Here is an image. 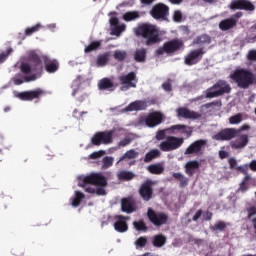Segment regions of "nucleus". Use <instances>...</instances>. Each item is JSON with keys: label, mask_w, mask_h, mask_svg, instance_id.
Listing matches in <instances>:
<instances>
[{"label": "nucleus", "mask_w": 256, "mask_h": 256, "mask_svg": "<svg viewBox=\"0 0 256 256\" xmlns=\"http://www.w3.org/2000/svg\"><path fill=\"white\" fill-rule=\"evenodd\" d=\"M131 143L130 138H124L119 142V147H127Z\"/></svg>", "instance_id": "680f3d73"}, {"label": "nucleus", "mask_w": 256, "mask_h": 256, "mask_svg": "<svg viewBox=\"0 0 256 256\" xmlns=\"http://www.w3.org/2000/svg\"><path fill=\"white\" fill-rule=\"evenodd\" d=\"M172 177L180 181L179 187H181L182 189L187 187V185H189V179L185 177L183 174H181L180 172L173 173Z\"/></svg>", "instance_id": "f704fd0d"}, {"label": "nucleus", "mask_w": 256, "mask_h": 256, "mask_svg": "<svg viewBox=\"0 0 256 256\" xmlns=\"http://www.w3.org/2000/svg\"><path fill=\"white\" fill-rule=\"evenodd\" d=\"M158 157H161V151L158 149H152L146 153L144 157V163H151L153 159H158Z\"/></svg>", "instance_id": "473e14b6"}, {"label": "nucleus", "mask_w": 256, "mask_h": 256, "mask_svg": "<svg viewBox=\"0 0 256 256\" xmlns=\"http://www.w3.org/2000/svg\"><path fill=\"white\" fill-rule=\"evenodd\" d=\"M147 171L152 175H161L165 171V168L161 164H152L147 167Z\"/></svg>", "instance_id": "72a5a7b5"}, {"label": "nucleus", "mask_w": 256, "mask_h": 256, "mask_svg": "<svg viewBox=\"0 0 256 256\" xmlns=\"http://www.w3.org/2000/svg\"><path fill=\"white\" fill-rule=\"evenodd\" d=\"M140 17L141 15L139 14V11H128L123 14L122 19L129 23L131 21H137Z\"/></svg>", "instance_id": "2f4dec72"}, {"label": "nucleus", "mask_w": 256, "mask_h": 256, "mask_svg": "<svg viewBox=\"0 0 256 256\" xmlns=\"http://www.w3.org/2000/svg\"><path fill=\"white\" fill-rule=\"evenodd\" d=\"M228 163L230 165V169H235V167H237V160L235 158H230Z\"/></svg>", "instance_id": "0e129e2a"}, {"label": "nucleus", "mask_w": 256, "mask_h": 256, "mask_svg": "<svg viewBox=\"0 0 256 256\" xmlns=\"http://www.w3.org/2000/svg\"><path fill=\"white\" fill-rule=\"evenodd\" d=\"M102 41H92L89 45H87L84 49V53H91L93 51H97V49L101 48Z\"/></svg>", "instance_id": "58836bf2"}, {"label": "nucleus", "mask_w": 256, "mask_h": 256, "mask_svg": "<svg viewBox=\"0 0 256 256\" xmlns=\"http://www.w3.org/2000/svg\"><path fill=\"white\" fill-rule=\"evenodd\" d=\"M166 135H175V133H183L188 137H191V131L187 130V126L183 124H176L169 128L164 129Z\"/></svg>", "instance_id": "5701e85b"}, {"label": "nucleus", "mask_w": 256, "mask_h": 256, "mask_svg": "<svg viewBox=\"0 0 256 256\" xmlns=\"http://www.w3.org/2000/svg\"><path fill=\"white\" fill-rule=\"evenodd\" d=\"M134 229H136V231H143L144 233H147V231H149V228L147 227V224L145 223V220L141 219L138 221H134L132 223Z\"/></svg>", "instance_id": "e433bc0d"}, {"label": "nucleus", "mask_w": 256, "mask_h": 256, "mask_svg": "<svg viewBox=\"0 0 256 256\" xmlns=\"http://www.w3.org/2000/svg\"><path fill=\"white\" fill-rule=\"evenodd\" d=\"M85 185H95V187H107V177L101 173H91L90 175L83 178L81 187Z\"/></svg>", "instance_id": "9b49d317"}, {"label": "nucleus", "mask_w": 256, "mask_h": 256, "mask_svg": "<svg viewBox=\"0 0 256 256\" xmlns=\"http://www.w3.org/2000/svg\"><path fill=\"white\" fill-rule=\"evenodd\" d=\"M134 245L136 246V249H143V247H146V245H147V237H145V236L139 237L134 242Z\"/></svg>", "instance_id": "a18cd8bd"}, {"label": "nucleus", "mask_w": 256, "mask_h": 256, "mask_svg": "<svg viewBox=\"0 0 256 256\" xmlns=\"http://www.w3.org/2000/svg\"><path fill=\"white\" fill-rule=\"evenodd\" d=\"M205 145H207V140H196L186 148L184 155H199Z\"/></svg>", "instance_id": "aec40b11"}, {"label": "nucleus", "mask_w": 256, "mask_h": 256, "mask_svg": "<svg viewBox=\"0 0 256 256\" xmlns=\"http://www.w3.org/2000/svg\"><path fill=\"white\" fill-rule=\"evenodd\" d=\"M225 229H227V224L224 221H218L211 226V231H225Z\"/></svg>", "instance_id": "c03bdc74"}, {"label": "nucleus", "mask_w": 256, "mask_h": 256, "mask_svg": "<svg viewBox=\"0 0 256 256\" xmlns=\"http://www.w3.org/2000/svg\"><path fill=\"white\" fill-rule=\"evenodd\" d=\"M247 211V219L252 220L253 217H255L256 215V206H250L248 208H246Z\"/></svg>", "instance_id": "09e8293b"}, {"label": "nucleus", "mask_w": 256, "mask_h": 256, "mask_svg": "<svg viewBox=\"0 0 256 256\" xmlns=\"http://www.w3.org/2000/svg\"><path fill=\"white\" fill-rule=\"evenodd\" d=\"M237 138L230 142L232 149H245L249 145V136L247 134H241L236 136Z\"/></svg>", "instance_id": "4be33fe9"}, {"label": "nucleus", "mask_w": 256, "mask_h": 256, "mask_svg": "<svg viewBox=\"0 0 256 256\" xmlns=\"http://www.w3.org/2000/svg\"><path fill=\"white\" fill-rule=\"evenodd\" d=\"M109 22L112 27H116L117 25H119V18L111 17Z\"/></svg>", "instance_id": "e2e57ef3"}, {"label": "nucleus", "mask_w": 256, "mask_h": 256, "mask_svg": "<svg viewBox=\"0 0 256 256\" xmlns=\"http://www.w3.org/2000/svg\"><path fill=\"white\" fill-rule=\"evenodd\" d=\"M138 157H139V152L135 151V149H130V150L126 151L122 157H120V159L118 160L116 165H119V163H121V161H127V159L128 160L137 159Z\"/></svg>", "instance_id": "7c9ffc66"}, {"label": "nucleus", "mask_w": 256, "mask_h": 256, "mask_svg": "<svg viewBox=\"0 0 256 256\" xmlns=\"http://www.w3.org/2000/svg\"><path fill=\"white\" fill-rule=\"evenodd\" d=\"M219 157H220V159H227V157H229V152L224 151V150H220L219 151Z\"/></svg>", "instance_id": "338daca9"}, {"label": "nucleus", "mask_w": 256, "mask_h": 256, "mask_svg": "<svg viewBox=\"0 0 256 256\" xmlns=\"http://www.w3.org/2000/svg\"><path fill=\"white\" fill-rule=\"evenodd\" d=\"M248 167H249V169H250L251 171L256 172V160H252V161L249 163Z\"/></svg>", "instance_id": "774afa93"}, {"label": "nucleus", "mask_w": 256, "mask_h": 256, "mask_svg": "<svg viewBox=\"0 0 256 256\" xmlns=\"http://www.w3.org/2000/svg\"><path fill=\"white\" fill-rule=\"evenodd\" d=\"M45 71L47 73H57L59 71V62L55 59L45 61Z\"/></svg>", "instance_id": "c85d7f7f"}, {"label": "nucleus", "mask_w": 256, "mask_h": 256, "mask_svg": "<svg viewBox=\"0 0 256 256\" xmlns=\"http://www.w3.org/2000/svg\"><path fill=\"white\" fill-rule=\"evenodd\" d=\"M99 91H115V84L109 78H102L98 82Z\"/></svg>", "instance_id": "bb28decb"}, {"label": "nucleus", "mask_w": 256, "mask_h": 256, "mask_svg": "<svg viewBox=\"0 0 256 256\" xmlns=\"http://www.w3.org/2000/svg\"><path fill=\"white\" fill-rule=\"evenodd\" d=\"M78 113H79V110H77V109H75L73 111V117H75V119H81V118H83V115H87V112H85V111H82L79 113V115H77Z\"/></svg>", "instance_id": "13d9d810"}, {"label": "nucleus", "mask_w": 256, "mask_h": 256, "mask_svg": "<svg viewBox=\"0 0 256 256\" xmlns=\"http://www.w3.org/2000/svg\"><path fill=\"white\" fill-rule=\"evenodd\" d=\"M107 55H100L98 56L97 58V65L98 67H103V65H106L107 64Z\"/></svg>", "instance_id": "3c124183"}, {"label": "nucleus", "mask_w": 256, "mask_h": 256, "mask_svg": "<svg viewBox=\"0 0 256 256\" xmlns=\"http://www.w3.org/2000/svg\"><path fill=\"white\" fill-rule=\"evenodd\" d=\"M231 93V85L226 80H218L212 87L206 90V99H215Z\"/></svg>", "instance_id": "20e7f679"}, {"label": "nucleus", "mask_w": 256, "mask_h": 256, "mask_svg": "<svg viewBox=\"0 0 256 256\" xmlns=\"http://www.w3.org/2000/svg\"><path fill=\"white\" fill-rule=\"evenodd\" d=\"M134 34L136 37H141L144 39V44L147 47H151V45H157V43H161V35L159 31V27L155 24H151L149 22L140 23L134 29Z\"/></svg>", "instance_id": "f03ea898"}, {"label": "nucleus", "mask_w": 256, "mask_h": 256, "mask_svg": "<svg viewBox=\"0 0 256 256\" xmlns=\"http://www.w3.org/2000/svg\"><path fill=\"white\" fill-rule=\"evenodd\" d=\"M121 209L123 213H135L137 211V200L133 196L121 200Z\"/></svg>", "instance_id": "412c9836"}, {"label": "nucleus", "mask_w": 256, "mask_h": 256, "mask_svg": "<svg viewBox=\"0 0 256 256\" xmlns=\"http://www.w3.org/2000/svg\"><path fill=\"white\" fill-rule=\"evenodd\" d=\"M118 81L121 85L120 91H129V89H136L139 78L135 72H129L128 74H122L118 77Z\"/></svg>", "instance_id": "423d86ee"}, {"label": "nucleus", "mask_w": 256, "mask_h": 256, "mask_svg": "<svg viewBox=\"0 0 256 256\" xmlns=\"http://www.w3.org/2000/svg\"><path fill=\"white\" fill-rule=\"evenodd\" d=\"M11 53H13V49L9 48L7 50V53L0 54V61H5V59H7L9 57V55H11Z\"/></svg>", "instance_id": "4d7b16f0"}, {"label": "nucleus", "mask_w": 256, "mask_h": 256, "mask_svg": "<svg viewBox=\"0 0 256 256\" xmlns=\"http://www.w3.org/2000/svg\"><path fill=\"white\" fill-rule=\"evenodd\" d=\"M239 131L240 130H237L236 128H225L214 135V139L216 141H231L232 139H235V137H238Z\"/></svg>", "instance_id": "f3484780"}, {"label": "nucleus", "mask_w": 256, "mask_h": 256, "mask_svg": "<svg viewBox=\"0 0 256 256\" xmlns=\"http://www.w3.org/2000/svg\"><path fill=\"white\" fill-rule=\"evenodd\" d=\"M41 29V24H36L35 26H32L30 28H26L25 35L26 37H30L33 33H37Z\"/></svg>", "instance_id": "49530a36"}, {"label": "nucleus", "mask_w": 256, "mask_h": 256, "mask_svg": "<svg viewBox=\"0 0 256 256\" xmlns=\"http://www.w3.org/2000/svg\"><path fill=\"white\" fill-rule=\"evenodd\" d=\"M125 31V25H116L113 29V35H121Z\"/></svg>", "instance_id": "864d4df0"}, {"label": "nucleus", "mask_w": 256, "mask_h": 256, "mask_svg": "<svg viewBox=\"0 0 256 256\" xmlns=\"http://www.w3.org/2000/svg\"><path fill=\"white\" fill-rule=\"evenodd\" d=\"M229 9L232 11H255V5L249 0H232Z\"/></svg>", "instance_id": "dca6fc26"}, {"label": "nucleus", "mask_w": 256, "mask_h": 256, "mask_svg": "<svg viewBox=\"0 0 256 256\" xmlns=\"http://www.w3.org/2000/svg\"><path fill=\"white\" fill-rule=\"evenodd\" d=\"M185 49V42L182 39L174 38L165 42L161 47L156 50V55H173L177 51H183Z\"/></svg>", "instance_id": "39448f33"}, {"label": "nucleus", "mask_w": 256, "mask_h": 256, "mask_svg": "<svg viewBox=\"0 0 256 256\" xmlns=\"http://www.w3.org/2000/svg\"><path fill=\"white\" fill-rule=\"evenodd\" d=\"M230 79H232L240 89H249V87L255 83V74L249 69L237 68L230 74Z\"/></svg>", "instance_id": "7ed1b4c3"}, {"label": "nucleus", "mask_w": 256, "mask_h": 256, "mask_svg": "<svg viewBox=\"0 0 256 256\" xmlns=\"http://www.w3.org/2000/svg\"><path fill=\"white\" fill-rule=\"evenodd\" d=\"M114 133L115 131L113 130L96 132L91 138V143L96 147H99V145H111Z\"/></svg>", "instance_id": "9d476101"}, {"label": "nucleus", "mask_w": 256, "mask_h": 256, "mask_svg": "<svg viewBox=\"0 0 256 256\" xmlns=\"http://www.w3.org/2000/svg\"><path fill=\"white\" fill-rule=\"evenodd\" d=\"M183 143H185L184 138L167 136L166 140L160 143L159 149L164 153H169L170 151H176V149H179Z\"/></svg>", "instance_id": "0eeeda50"}, {"label": "nucleus", "mask_w": 256, "mask_h": 256, "mask_svg": "<svg viewBox=\"0 0 256 256\" xmlns=\"http://www.w3.org/2000/svg\"><path fill=\"white\" fill-rule=\"evenodd\" d=\"M241 121H243V114L241 113L235 114L229 118L230 125H239Z\"/></svg>", "instance_id": "37998d69"}, {"label": "nucleus", "mask_w": 256, "mask_h": 256, "mask_svg": "<svg viewBox=\"0 0 256 256\" xmlns=\"http://www.w3.org/2000/svg\"><path fill=\"white\" fill-rule=\"evenodd\" d=\"M111 165H113V157H105L103 159V167L104 169H109V167H111Z\"/></svg>", "instance_id": "603ef678"}, {"label": "nucleus", "mask_w": 256, "mask_h": 256, "mask_svg": "<svg viewBox=\"0 0 256 256\" xmlns=\"http://www.w3.org/2000/svg\"><path fill=\"white\" fill-rule=\"evenodd\" d=\"M85 199V194L80 191L75 192V197L72 200V207H79L81 205V201Z\"/></svg>", "instance_id": "ea45409f"}, {"label": "nucleus", "mask_w": 256, "mask_h": 256, "mask_svg": "<svg viewBox=\"0 0 256 256\" xmlns=\"http://www.w3.org/2000/svg\"><path fill=\"white\" fill-rule=\"evenodd\" d=\"M249 61H256V50H250L248 53Z\"/></svg>", "instance_id": "bf43d9fd"}, {"label": "nucleus", "mask_w": 256, "mask_h": 256, "mask_svg": "<svg viewBox=\"0 0 256 256\" xmlns=\"http://www.w3.org/2000/svg\"><path fill=\"white\" fill-rule=\"evenodd\" d=\"M20 71L25 76L24 80L21 78H16L14 80V85H23V83H29L31 81H37L38 77L43 75V60L35 52H30L28 55V62H22L20 64ZM30 73H32L30 75Z\"/></svg>", "instance_id": "f257e3e1"}, {"label": "nucleus", "mask_w": 256, "mask_h": 256, "mask_svg": "<svg viewBox=\"0 0 256 256\" xmlns=\"http://www.w3.org/2000/svg\"><path fill=\"white\" fill-rule=\"evenodd\" d=\"M149 15L156 21H169V6L157 3L149 11Z\"/></svg>", "instance_id": "1a4fd4ad"}, {"label": "nucleus", "mask_w": 256, "mask_h": 256, "mask_svg": "<svg viewBox=\"0 0 256 256\" xmlns=\"http://www.w3.org/2000/svg\"><path fill=\"white\" fill-rule=\"evenodd\" d=\"M172 19L174 23H181V21H183V13L181 12V10H175L173 12Z\"/></svg>", "instance_id": "de8ad7c7"}, {"label": "nucleus", "mask_w": 256, "mask_h": 256, "mask_svg": "<svg viewBox=\"0 0 256 256\" xmlns=\"http://www.w3.org/2000/svg\"><path fill=\"white\" fill-rule=\"evenodd\" d=\"M162 89H164V91H167V93H171V91H173V86L169 81H167L162 84Z\"/></svg>", "instance_id": "5fc2aeb1"}, {"label": "nucleus", "mask_w": 256, "mask_h": 256, "mask_svg": "<svg viewBox=\"0 0 256 256\" xmlns=\"http://www.w3.org/2000/svg\"><path fill=\"white\" fill-rule=\"evenodd\" d=\"M113 57L116 61H125L127 59V51L116 50Z\"/></svg>", "instance_id": "79ce46f5"}, {"label": "nucleus", "mask_w": 256, "mask_h": 256, "mask_svg": "<svg viewBox=\"0 0 256 256\" xmlns=\"http://www.w3.org/2000/svg\"><path fill=\"white\" fill-rule=\"evenodd\" d=\"M199 167H201V164L199 163V161H197V160L188 161L185 164L186 175H188L189 177H193V175H195V173L199 169Z\"/></svg>", "instance_id": "a878e982"}, {"label": "nucleus", "mask_w": 256, "mask_h": 256, "mask_svg": "<svg viewBox=\"0 0 256 256\" xmlns=\"http://www.w3.org/2000/svg\"><path fill=\"white\" fill-rule=\"evenodd\" d=\"M206 51L205 48H198L191 50L185 57H184V63L188 67H191L193 65H197L201 59H203V55H205Z\"/></svg>", "instance_id": "ddd939ff"}, {"label": "nucleus", "mask_w": 256, "mask_h": 256, "mask_svg": "<svg viewBox=\"0 0 256 256\" xmlns=\"http://www.w3.org/2000/svg\"><path fill=\"white\" fill-rule=\"evenodd\" d=\"M153 185H155V182L151 179H147L142 182L138 189V193L142 201L149 202L153 199Z\"/></svg>", "instance_id": "f8f14e48"}, {"label": "nucleus", "mask_w": 256, "mask_h": 256, "mask_svg": "<svg viewBox=\"0 0 256 256\" xmlns=\"http://www.w3.org/2000/svg\"><path fill=\"white\" fill-rule=\"evenodd\" d=\"M98 188L95 190L96 195H107L105 191V187L97 186Z\"/></svg>", "instance_id": "052dcab7"}, {"label": "nucleus", "mask_w": 256, "mask_h": 256, "mask_svg": "<svg viewBox=\"0 0 256 256\" xmlns=\"http://www.w3.org/2000/svg\"><path fill=\"white\" fill-rule=\"evenodd\" d=\"M105 152L103 151H98V152H93L92 154H90L89 158L90 159H99L100 157H103Z\"/></svg>", "instance_id": "6e6d98bb"}, {"label": "nucleus", "mask_w": 256, "mask_h": 256, "mask_svg": "<svg viewBox=\"0 0 256 256\" xmlns=\"http://www.w3.org/2000/svg\"><path fill=\"white\" fill-rule=\"evenodd\" d=\"M178 117H183V119H199L201 114L195 111H191L187 108L181 107L177 109Z\"/></svg>", "instance_id": "b1692460"}, {"label": "nucleus", "mask_w": 256, "mask_h": 256, "mask_svg": "<svg viewBox=\"0 0 256 256\" xmlns=\"http://www.w3.org/2000/svg\"><path fill=\"white\" fill-rule=\"evenodd\" d=\"M164 116L163 113L160 111H154L152 113H149L145 118H144V123L146 127H150L153 129V127H157L158 125H161L164 121Z\"/></svg>", "instance_id": "4468645a"}, {"label": "nucleus", "mask_w": 256, "mask_h": 256, "mask_svg": "<svg viewBox=\"0 0 256 256\" xmlns=\"http://www.w3.org/2000/svg\"><path fill=\"white\" fill-rule=\"evenodd\" d=\"M134 60L136 63H145L147 61V50L145 48L137 49L134 52Z\"/></svg>", "instance_id": "c756f323"}, {"label": "nucleus", "mask_w": 256, "mask_h": 256, "mask_svg": "<svg viewBox=\"0 0 256 256\" xmlns=\"http://www.w3.org/2000/svg\"><path fill=\"white\" fill-rule=\"evenodd\" d=\"M146 215L150 223L155 227H162V225L169 223V215L167 213L155 211L153 208H148Z\"/></svg>", "instance_id": "6e6552de"}, {"label": "nucleus", "mask_w": 256, "mask_h": 256, "mask_svg": "<svg viewBox=\"0 0 256 256\" xmlns=\"http://www.w3.org/2000/svg\"><path fill=\"white\" fill-rule=\"evenodd\" d=\"M167 243V237L163 234H157L152 237V245L158 249H161Z\"/></svg>", "instance_id": "cd10ccee"}, {"label": "nucleus", "mask_w": 256, "mask_h": 256, "mask_svg": "<svg viewBox=\"0 0 256 256\" xmlns=\"http://www.w3.org/2000/svg\"><path fill=\"white\" fill-rule=\"evenodd\" d=\"M194 43L196 45H209L211 43V36L202 34L195 39Z\"/></svg>", "instance_id": "4c0bfd02"}, {"label": "nucleus", "mask_w": 256, "mask_h": 256, "mask_svg": "<svg viewBox=\"0 0 256 256\" xmlns=\"http://www.w3.org/2000/svg\"><path fill=\"white\" fill-rule=\"evenodd\" d=\"M220 31H229L230 29H234L237 27V20L234 18H226L221 20L218 25Z\"/></svg>", "instance_id": "393cba45"}, {"label": "nucleus", "mask_w": 256, "mask_h": 256, "mask_svg": "<svg viewBox=\"0 0 256 256\" xmlns=\"http://www.w3.org/2000/svg\"><path fill=\"white\" fill-rule=\"evenodd\" d=\"M157 101L155 100H136L131 102L126 108L125 111H145L147 107H151V105H155Z\"/></svg>", "instance_id": "2eb2a0df"}, {"label": "nucleus", "mask_w": 256, "mask_h": 256, "mask_svg": "<svg viewBox=\"0 0 256 256\" xmlns=\"http://www.w3.org/2000/svg\"><path fill=\"white\" fill-rule=\"evenodd\" d=\"M167 133L165 132V129L158 130L155 136V139L157 141H163V139H167Z\"/></svg>", "instance_id": "8fccbe9b"}, {"label": "nucleus", "mask_w": 256, "mask_h": 256, "mask_svg": "<svg viewBox=\"0 0 256 256\" xmlns=\"http://www.w3.org/2000/svg\"><path fill=\"white\" fill-rule=\"evenodd\" d=\"M114 219H115V223H114L115 231H117L118 233H127V231H129V225L127 224V221H129L131 217L116 215Z\"/></svg>", "instance_id": "6ab92c4d"}, {"label": "nucleus", "mask_w": 256, "mask_h": 256, "mask_svg": "<svg viewBox=\"0 0 256 256\" xmlns=\"http://www.w3.org/2000/svg\"><path fill=\"white\" fill-rule=\"evenodd\" d=\"M201 215H203V210L200 209V210H198V211L195 213V215L193 216L192 220H193V221H199Z\"/></svg>", "instance_id": "69168bd1"}, {"label": "nucleus", "mask_w": 256, "mask_h": 256, "mask_svg": "<svg viewBox=\"0 0 256 256\" xmlns=\"http://www.w3.org/2000/svg\"><path fill=\"white\" fill-rule=\"evenodd\" d=\"M118 179L120 181H131L135 179V174L131 171H121L118 173Z\"/></svg>", "instance_id": "c9c22d12"}, {"label": "nucleus", "mask_w": 256, "mask_h": 256, "mask_svg": "<svg viewBox=\"0 0 256 256\" xmlns=\"http://www.w3.org/2000/svg\"><path fill=\"white\" fill-rule=\"evenodd\" d=\"M43 95H45V90L37 88L35 90L18 93L17 97L21 99V101H33V99H39V97H43Z\"/></svg>", "instance_id": "a211bd4d"}, {"label": "nucleus", "mask_w": 256, "mask_h": 256, "mask_svg": "<svg viewBox=\"0 0 256 256\" xmlns=\"http://www.w3.org/2000/svg\"><path fill=\"white\" fill-rule=\"evenodd\" d=\"M250 179H251V177H249V175H246L244 177V179L240 183L239 191H241L242 193H245V192L248 191V189H249V180Z\"/></svg>", "instance_id": "a19ab883"}]
</instances>
